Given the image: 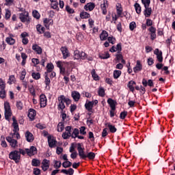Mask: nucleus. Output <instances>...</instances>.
<instances>
[{
  "mask_svg": "<svg viewBox=\"0 0 175 175\" xmlns=\"http://www.w3.org/2000/svg\"><path fill=\"white\" fill-rule=\"evenodd\" d=\"M64 129H65V125L64 124V122H59L57 124V132H62Z\"/></svg>",
  "mask_w": 175,
  "mask_h": 175,
  "instance_id": "a878e982",
  "label": "nucleus"
},
{
  "mask_svg": "<svg viewBox=\"0 0 175 175\" xmlns=\"http://www.w3.org/2000/svg\"><path fill=\"white\" fill-rule=\"evenodd\" d=\"M32 166H40V161L33 159L31 161Z\"/></svg>",
  "mask_w": 175,
  "mask_h": 175,
  "instance_id": "473e14b6",
  "label": "nucleus"
},
{
  "mask_svg": "<svg viewBox=\"0 0 175 175\" xmlns=\"http://www.w3.org/2000/svg\"><path fill=\"white\" fill-rule=\"evenodd\" d=\"M117 14H118V16H121V14H122V8L117 6Z\"/></svg>",
  "mask_w": 175,
  "mask_h": 175,
  "instance_id": "69168bd1",
  "label": "nucleus"
},
{
  "mask_svg": "<svg viewBox=\"0 0 175 175\" xmlns=\"http://www.w3.org/2000/svg\"><path fill=\"white\" fill-rule=\"evenodd\" d=\"M99 57L101 58V59H107V58H110V54H109V52H105L100 55Z\"/></svg>",
  "mask_w": 175,
  "mask_h": 175,
  "instance_id": "bb28decb",
  "label": "nucleus"
},
{
  "mask_svg": "<svg viewBox=\"0 0 175 175\" xmlns=\"http://www.w3.org/2000/svg\"><path fill=\"white\" fill-rule=\"evenodd\" d=\"M86 158H89L90 159H95V153L92 152H90L86 154Z\"/></svg>",
  "mask_w": 175,
  "mask_h": 175,
  "instance_id": "a19ab883",
  "label": "nucleus"
},
{
  "mask_svg": "<svg viewBox=\"0 0 175 175\" xmlns=\"http://www.w3.org/2000/svg\"><path fill=\"white\" fill-rule=\"evenodd\" d=\"M150 3H151L150 0H146V4H145V10L144 11V14L145 17H150L151 13H152V10L150 8Z\"/></svg>",
  "mask_w": 175,
  "mask_h": 175,
  "instance_id": "7ed1b4c3",
  "label": "nucleus"
},
{
  "mask_svg": "<svg viewBox=\"0 0 175 175\" xmlns=\"http://www.w3.org/2000/svg\"><path fill=\"white\" fill-rule=\"evenodd\" d=\"M10 144L11 147H12L13 148H15V147H17V140L13 139L10 142Z\"/></svg>",
  "mask_w": 175,
  "mask_h": 175,
  "instance_id": "a18cd8bd",
  "label": "nucleus"
},
{
  "mask_svg": "<svg viewBox=\"0 0 175 175\" xmlns=\"http://www.w3.org/2000/svg\"><path fill=\"white\" fill-rule=\"evenodd\" d=\"M61 172L64 173V174L73 175V174L75 173V170H72V168H69L68 170H62Z\"/></svg>",
  "mask_w": 175,
  "mask_h": 175,
  "instance_id": "393cba45",
  "label": "nucleus"
},
{
  "mask_svg": "<svg viewBox=\"0 0 175 175\" xmlns=\"http://www.w3.org/2000/svg\"><path fill=\"white\" fill-rule=\"evenodd\" d=\"M33 174H35V175L40 174V170L38 169V168H34V170H33Z\"/></svg>",
  "mask_w": 175,
  "mask_h": 175,
  "instance_id": "338daca9",
  "label": "nucleus"
},
{
  "mask_svg": "<svg viewBox=\"0 0 175 175\" xmlns=\"http://www.w3.org/2000/svg\"><path fill=\"white\" fill-rule=\"evenodd\" d=\"M1 146L2 147H8L6 141H5V137H1Z\"/></svg>",
  "mask_w": 175,
  "mask_h": 175,
  "instance_id": "13d9d810",
  "label": "nucleus"
},
{
  "mask_svg": "<svg viewBox=\"0 0 175 175\" xmlns=\"http://www.w3.org/2000/svg\"><path fill=\"white\" fill-rule=\"evenodd\" d=\"M6 96V92L5 91V89H1L0 90V98L3 99V98H5Z\"/></svg>",
  "mask_w": 175,
  "mask_h": 175,
  "instance_id": "37998d69",
  "label": "nucleus"
},
{
  "mask_svg": "<svg viewBox=\"0 0 175 175\" xmlns=\"http://www.w3.org/2000/svg\"><path fill=\"white\" fill-rule=\"evenodd\" d=\"M101 9L103 10V14H107V10L106 9V2L104 1L103 4H101Z\"/></svg>",
  "mask_w": 175,
  "mask_h": 175,
  "instance_id": "ea45409f",
  "label": "nucleus"
},
{
  "mask_svg": "<svg viewBox=\"0 0 175 175\" xmlns=\"http://www.w3.org/2000/svg\"><path fill=\"white\" fill-rule=\"evenodd\" d=\"M33 17H34V18H37V20H39V18H40V14H39V12L37 10H33Z\"/></svg>",
  "mask_w": 175,
  "mask_h": 175,
  "instance_id": "58836bf2",
  "label": "nucleus"
},
{
  "mask_svg": "<svg viewBox=\"0 0 175 175\" xmlns=\"http://www.w3.org/2000/svg\"><path fill=\"white\" fill-rule=\"evenodd\" d=\"M10 16H12V14L10 13V10H5V18L7 20L10 18Z\"/></svg>",
  "mask_w": 175,
  "mask_h": 175,
  "instance_id": "864d4df0",
  "label": "nucleus"
},
{
  "mask_svg": "<svg viewBox=\"0 0 175 175\" xmlns=\"http://www.w3.org/2000/svg\"><path fill=\"white\" fill-rule=\"evenodd\" d=\"M16 107L18 110H23V103L21 101H17Z\"/></svg>",
  "mask_w": 175,
  "mask_h": 175,
  "instance_id": "3c124183",
  "label": "nucleus"
},
{
  "mask_svg": "<svg viewBox=\"0 0 175 175\" xmlns=\"http://www.w3.org/2000/svg\"><path fill=\"white\" fill-rule=\"evenodd\" d=\"M107 36H109V33L103 30L102 33L100 34V40H106L107 39Z\"/></svg>",
  "mask_w": 175,
  "mask_h": 175,
  "instance_id": "4be33fe9",
  "label": "nucleus"
},
{
  "mask_svg": "<svg viewBox=\"0 0 175 175\" xmlns=\"http://www.w3.org/2000/svg\"><path fill=\"white\" fill-rule=\"evenodd\" d=\"M44 83H45L46 87H47V85H50L51 81H50V78H49V76L47 75H46V76H45Z\"/></svg>",
  "mask_w": 175,
  "mask_h": 175,
  "instance_id": "6e6d98bb",
  "label": "nucleus"
},
{
  "mask_svg": "<svg viewBox=\"0 0 175 175\" xmlns=\"http://www.w3.org/2000/svg\"><path fill=\"white\" fill-rule=\"evenodd\" d=\"M60 51L62 53L63 58L64 59H66V58L69 57V51L68 50V48H66V46H62L60 49Z\"/></svg>",
  "mask_w": 175,
  "mask_h": 175,
  "instance_id": "f8f14e48",
  "label": "nucleus"
},
{
  "mask_svg": "<svg viewBox=\"0 0 175 175\" xmlns=\"http://www.w3.org/2000/svg\"><path fill=\"white\" fill-rule=\"evenodd\" d=\"M129 28L131 31H133L135 28H136V23L135 22H131L129 25Z\"/></svg>",
  "mask_w": 175,
  "mask_h": 175,
  "instance_id": "603ef678",
  "label": "nucleus"
},
{
  "mask_svg": "<svg viewBox=\"0 0 175 175\" xmlns=\"http://www.w3.org/2000/svg\"><path fill=\"white\" fill-rule=\"evenodd\" d=\"M62 151H64V149L61 147H57V150H56V152L58 155H59V154H61L62 152Z\"/></svg>",
  "mask_w": 175,
  "mask_h": 175,
  "instance_id": "774afa93",
  "label": "nucleus"
},
{
  "mask_svg": "<svg viewBox=\"0 0 175 175\" xmlns=\"http://www.w3.org/2000/svg\"><path fill=\"white\" fill-rule=\"evenodd\" d=\"M36 29H37L38 32H39L40 33H44L45 28L42 27V25H37Z\"/></svg>",
  "mask_w": 175,
  "mask_h": 175,
  "instance_id": "c85d7f7f",
  "label": "nucleus"
},
{
  "mask_svg": "<svg viewBox=\"0 0 175 175\" xmlns=\"http://www.w3.org/2000/svg\"><path fill=\"white\" fill-rule=\"evenodd\" d=\"M108 42H109V43H111V44H114V43H116V38L113 37H109Z\"/></svg>",
  "mask_w": 175,
  "mask_h": 175,
  "instance_id": "680f3d73",
  "label": "nucleus"
},
{
  "mask_svg": "<svg viewBox=\"0 0 175 175\" xmlns=\"http://www.w3.org/2000/svg\"><path fill=\"white\" fill-rule=\"evenodd\" d=\"M105 125L109 128L111 133H116V132H117V129L116 128L115 126H113L111 124L106 123Z\"/></svg>",
  "mask_w": 175,
  "mask_h": 175,
  "instance_id": "aec40b11",
  "label": "nucleus"
},
{
  "mask_svg": "<svg viewBox=\"0 0 175 175\" xmlns=\"http://www.w3.org/2000/svg\"><path fill=\"white\" fill-rule=\"evenodd\" d=\"M59 105L58 107L60 110H64L65 109V96L61 95L58 97Z\"/></svg>",
  "mask_w": 175,
  "mask_h": 175,
  "instance_id": "0eeeda50",
  "label": "nucleus"
},
{
  "mask_svg": "<svg viewBox=\"0 0 175 175\" xmlns=\"http://www.w3.org/2000/svg\"><path fill=\"white\" fill-rule=\"evenodd\" d=\"M12 120H13V123H12L13 126L14 127L18 126V124L17 123V120H16V117L13 116Z\"/></svg>",
  "mask_w": 175,
  "mask_h": 175,
  "instance_id": "052dcab7",
  "label": "nucleus"
},
{
  "mask_svg": "<svg viewBox=\"0 0 175 175\" xmlns=\"http://www.w3.org/2000/svg\"><path fill=\"white\" fill-rule=\"evenodd\" d=\"M84 9H85V10H90V12H91L94 10V9H95V3H88L85 5Z\"/></svg>",
  "mask_w": 175,
  "mask_h": 175,
  "instance_id": "a211bd4d",
  "label": "nucleus"
},
{
  "mask_svg": "<svg viewBox=\"0 0 175 175\" xmlns=\"http://www.w3.org/2000/svg\"><path fill=\"white\" fill-rule=\"evenodd\" d=\"M40 106L41 107H46L47 105V98L44 94H41L40 96Z\"/></svg>",
  "mask_w": 175,
  "mask_h": 175,
  "instance_id": "9b49d317",
  "label": "nucleus"
},
{
  "mask_svg": "<svg viewBox=\"0 0 175 175\" xmlns=\"http://www.w3.org/2000/svg\"><path fill=\"white\" fill-rule=\"evenodd\" d=\"M92 76L94 80H95L96 81L99 80V76H98V74H96V72H95V69H93L92 70Z\"/></svg>",
  "mask_w": 175,
  "mask_h": 175,
  "instance_id": "2f4dec72",
  "label": "nucleus"
},
{
  "mask_svg": "<svg viewBox=\"0 0 175 175\" xmlns=\"http://www.w3.org/2000/svg\"><path fill=\"white\" fill-rule=\"evenodd\" d=\"M154 54L157 55V58L159 62H162V61H163V57H162V52L159 51V49H156L154 51Z\"/></svg>",
  "mask_w": 175,
  "mask_h": 175,
  "instance_id": "1a4fd4ad",
  "label": "nucleus"
},
{
  "mask_svg": "<svg viewBox=\"0 0 175 175\" xmlns=\"http://www.w3.org/2000/svg\"><path fill=\"white\" fill-rule=\"evenodd\" d=\"M26 152L29 157H32L38 153V149L35 146H31L30 148H26Z\"/></svg>",
  "mask_w": 175,
  "mask_h": 175,
  "instance_id": "6e6552de",
  "label": "nucleus"
},
{
  "mask_svg": "<svg viewBox=\"0 0 175 175\" xmlns=\"http://www.w3.org/2000/svg\"><path fill=\"white\" fill-rule=\"evenodd\" d=\"M107 103L109 105L111 110H116V105H117V101L113 100L112 98H109L107 100Z\"/></svg>",
  "mask_w": 175,
  "mask_h": 175,
  "instance_id": "4468645a",
  "label": "nucleus"
},
{
  "mask_svg": "<svg viewBox=\"0 0 175 175\" xmlns=\"http://www.w3.org/2000/svg\"><path fill=\"white\" fill-rule=\"evenodd\" d=\"M4 109H5V118L8 121H9L10 117H12V109H10V104L9 103L5 102L4 103Z\"/></svg>",
  "mask_w": 175,
  "mask_h": 175,
  "instance_id": "f257e3e1",
  "label": "nucleus"
},
{
  "mask_svg": "<svg viewBox=\"0 0 175 175\" xmlns=\"http://www.w3.org/2000/svg\"><path fill=\"white\" fill-rule=\"evenodd\" d=\"M80 17L81 18H90V14H88V12H82L80 14Z\"/></svg>",
  "mask_w": 175,
  "mask_h": 175,
  "instance_id": "72a5a7b5",
  "label": "nucleus"
},
{
  "mask_svg": "<svg viewBox=\"0 0 175 175\" xmlns=\"http://www.w3.org/2000/svg\"><path fill=\"white\" fill-rule=\"evenodd\" d=\"M51 6L53 8V9H58V2L53 1L51 3Z\"/></svg>",
  "mask_w": 175,
  "mask_h": 175,
  "instance_id": "5fc2aeb1",
  "label": "nucleus"
},
{
  "mask_svg": "<svg viewBox=\"0 0 175 175\" xmlns=\"http://www.w3.org/2000/svg\"><path fill=\"white\" fill-rule=\"evenodd\" d=\"M128 114V112L126 111H124L120 113V120H124L125 117H126Z\"/></svg>",
  "mask_w": 175,
  "mask_h": 175,
  "instance_id": "79ce46f5",
  "label": "nucleus"
},
{
  "mask_svg": "<svg viewBox=\"0 0 175 175\" xmlns=\"http://www.w3.org/2000/svg\"><path fill=\"white\" fill-rule=\"evenodd\" d=\"M121 76V71L120 70H114L113 71V77L114 79H118Z\"/></svg>",
  "mask_w": 175,
  "mask_h": 175,
  "instance_id": "c9c22d12",
  "label": "nucleus"
},
{
  "mask_svg": "<svg viewBox=\"0 0 175 175\" xmlns=\"http://www.w3.org/2000/svg\"><path fill=\"white\" fill-rule=\"evenodd\" d=\"M25 137L29 143H32V142H33V135L31 132L27 131L25 133Z\"/></svg>",
  "mask_w": 175,
  "mask_h": 175,
  "instance_id": "2eb2a0df",
  "label": "nucleus"
},
{
  "mask_svg": "<svg viewBox=\"0 0 175 175\" xmlns=\"http://www.w3.org/2000/svg\"><path fill=\"white\" fill-rule=\"evenodd\" d=\"M70 157L72 159H76V158H77V152H72L70 154Z\"/></svg>",
  "mask_w": 175,
  "mask_h": 175,
  "instance_id": "0e129e2a",
  "label": "nucleus"
},
{
  "mask_svg": "<svg viewBox=\"0 0 175 175\" xmlns=\"http://www.w3.org/2000/svg\"><path fill=\"white\" fill-rule=\"evenodd\" d=\"M85 107L88 111H92V108L94 107V102L89 101L88 103H85Z\"/></svg>",
  "mask_w": 175,
  "mask_h": 175,
  "instance_id": "412c9836",
  "label": "nucleus"
},
{
  "mask_svg": "<svg viewBox=\"0 0 175 175\" xmlns=\"http://www.w3.org/2000/svg\"><path fill=\"white\" fill-rule=\"evenodd\" d=\"M80 133L81 135H86L87 132H85V126H81L80 128Z\"/></svg>",
  "mask_w": 175,
  "mask_h": 175,
  "instance_id": "bf43d9fd",
  "label": "nucleus"
},
{
  "mask_svg": "<svg viewBox=\"0 0 175 175\" xmlns=\"http://www.w3.org/2000/svg\"><path fill=\"white\" fill-rule=\"evenodd\" d=\"M62 166H63V167H65V168L70 167V166H72V162H70L69 161H64L62 163Z\"/></svg>",
  "mask_w": 175,
  "mask_h": 175,
  "instance_id": "f704fd0d",
  "label": "nucleus"
},
{
  "mask_svg": "<svg viewBox=\"0 0 175 175\" xmlns=\"http://www.w3.org/2000/svg\"><path fill=\"white\" fill-rule=\"evenodd\" d=\"M29 92L33 95V96H36V93L35 92V89L33 88V86H31V88H29Z\"/></svg>",
  "mask_w": 175,
  "mask_h": 175,
  "instance_id": "4d7b16f0",
  "label": "nucleus"
},
{
  "mask_svg": "<svg viewBox=\"0 0 175 175\" xmlns=\"http://www.w3.org/2000/svg\"><path fill=\"white\" fill-rule=\"evenodd\" d=\"M5 42H7L8 44H14V42H16L14 39L12 37H8L5 40Z\"/></svg>",
  "mask_w": 175,
  "mask_h": 175,
  "instance_id": "c756f323",
  "label": "nucleus"
},
{
  "mask_svg": "<svg viewBox=\"0 0 175 175\" xmlns=\"http://www.w3.org/2000/svg\"><path fill=\"white\" fill-rule=\"evenodd\" d=\"M5 81L0 78V90H5Z\"/></svg>",
  "mask_w": 175,
  "mask_h": 175,
  "instance_id": "c03bdc74",
  "label": "nucleus"
},
{
  "mask_svg": "<svg viewBox=\"0 0 175 175\" xmlns=\"http://www.w3.org/2000/svg\"><path fill=\"white\" fill-rule=\"evenodd\" d=\"M14 75H10L9 77V81L8 82V84H12V83H13V81H14Z\"/></svg>",
  "mask_w": 175,
  "mask_h": 175,
  "instance_id": "e2e57ef3",
  "label": "nucleus"
},
{
  "mask_svg": "<svg viewBox=\"0 0 175 175\" xmlns=\"http://www.w3.org/2000/svg\"><path fill=\"white\" fill-rule=\"evenodd\" d=\"M31 76L33 77V79H34L35 80H39V79H40V73L39 72H33L31 74Z\"/></svg>",
  "mask_w": 175,
  "mask_h": 175,
  "instance_id": "e433bc0d",
  "label": "nucleus"
},
{
  "mask_svg": "<svg viewBox=\"0 0 175 175\" xmlns=\"http://www.w3.org/2000/svg\"><path fill=\"white\" fill-rule=\"evenodd\" d=\"M136 85V82H135V81H130L127 84V87H129L131 92H133L135 91V88L133 87V85Z\"/></svg>",
  "mask_w": 175,
  "mask_h": 175,
  "instance_id": "b1692460",
  "label": "nucleus"
},
{
  "mask_svg": "<svg viewBox=\"0 0 175 175\" xmlns=\"http://www.w3.org/2000/svg\"><path fill=\"white\" fill-rule=\"evenodd\" d=\"M66 12H68V13H70V14L75 13V10L73 9L70 8V7L69 5H66Z\"/></svg>",
  "mask_w": 175,
  "mask_h": 175,
  "instance_id": "8fccbe9b",
  "label": "nucleus"
},
{
  "mask_svg": "<svg viewBox=\"0 0 175 175\" xmlns=\"http://www.w3.org/2000/svg\"><path fill=\"white\" fill-rule=\"evenodd\" d=\"M42 169L44 172H46L49 167H50V161L44 159L42 162Z\"/></svg>",
  "mask_w": 175,
  "mask_h": 175,
  "instance_id": "9d476101",
  "label": "nucleus"
},
{
  "mask_svg": "<svg viewBox=\"0 0 175 175\" xmlns=\"http://www.w3.org/2000/svg\"><path fill=\"white\" fill-rule=\"evenodd\" d=\"M20 152L18 150L12 151L9 154L10 159H12L16 163L20 161Z\"/></svg>",
  "mask_w": 175,
  "mask_h": 175,
  "instance_id": "f03ea898",
  "label": "nucleus"
},
{
  "mask_svg": "<svg viewBox=\"0 0 175 175\" xmlns=\"http://www.w3.org/2000/svg\"><path fill=\"white\" fill-rule=\"evenodd\" d=\"M134 7L135 8L136 13H137V14H140V13H142V7L140 6V4L136 3L134 5Z\"/></svg>",
  "mask_w": 175,
  "mask_h": 175,
  "instance_id": "cd10ccee",
  "label": "nucleus"
},
{
  "mask_svg": "<svg viewBox=\"0 0 175 175\" xmlns=\"http://www.w3.org/2000/svg\"><path fill=\"white\" fill-rule=\"evenodd\" d=\"M71 95L75 102H79L81 96L80 93H79L78 92L74 91L72 92Z\"/></svg>",
  "mask_w": 175,
  "mask_h": 175,
  "instance_id": "f3484780",
  "label": "nucleus"
},
{
  "mask_svg": "<svg viewBox=\"0 0 175 175\" xmlns=\"http://www.w3.org/2000/svg\"><path fill=\"white\" fill-rule=\"evenodd\" d=\"M48 143L49 147L51 148H53V147H55V143H57V141L54 139V137H51V135L48 136Z\"/></svg>",
  "mask_w": 175,
  "mask_h": 175,
  "instance_id": "ddd939ff",
  "label": "nucleus"
},
{
  "mask_svg": "<svg viewBox=\"0 0 175 175\" xmlns=\"http://www.w3.org/2000/svg\"><path fill=\"white\" fill-rule=\"evenodd\" d=\"M47 68V72L49 73L53 72V69H54V65L53 64H48L46 66Z\"/></svg>",
  "mask_w": 175,
  "mask_h": 175,
  "instance_id": "4c0bfd02",
  "label": "nucleus"
},
{
  "mask_svg": "<svg viewBox=\"0 0 175 175\" xmlns=\"http://www.w3.org/2000/svg\"><path fill=\"white\" fill-rule=\"evenodd\" d=\"M87 55L83 51L76 50L74 51V58L75 59H84Z\"/></svg>",
  "mask_w": 175,
  "mask_h": 175,
  "instance_id": "20e7f679",
  "label": "nucleus"
},
{
  "mask_svg": "<svg viewBox=\"0 0 175 175\" xmlns=\"http://www.w3.org/2000/svg\"><path fill=\"white\" fill-rule=\"evenodd\" d=\"M98 95L99 96H105V89L100 88L98 90Z\"/></svg>",
  "mask_w": 175,
  "mask_h": 175,
  "instance_id": "09e8293b",
  "label": "nucleus"
},
{
  "mask_svg": "<svg viewBox=\"0 0 175 175\" xmlns=\"http://www.w3.org/2000/svg\"><path fill=\"white\" fill-rule=\"evenodd\" d=\"M61 165H62V163L60 161H55V164L53 166L55 169H59V167H61Z\"/></svg>",
  "mask_w": 175,
  "mask_h": 175,
  "instance_id": "49530a36",
  "label": "nucleus"
},
{
  "mask_svg": "<svg viewBox=\"0 0 175 175\" xmlns=\"http://www.w3.org/2000/svg\"><path fill=\"white\" fill-rule=\"evenodd\" d=\"M116 49V51H118V54H120V53L122 51V47L121 46V43L118 44Z\"/></svg>",
  "mask_w": 175,
  "mask_h": 175,
  "instance_id": "de8ad7c7",
  "label": "nucleus"
},
{
  "mask_svg": "<svg viewBox=\"0 0 175 175\" xmlns=\"http://www.w3.org/2000/svg\"><path fill=\"white\" fill-rule=\"evenodd\" d=\"M32 49L37 54H42V47L39 46L38 44H33Z\"/></svg>",
  "mask_w": 175,
  "mask_h": 175,
  "instance_id": "5701e85b",
  "label": "nucleus"
},
{
  "mask_svg": "<svg viewBox=\"0 0 175 175\" xmlns=\"http://www.w3.org/2000/svg\"><path fill=\"white\" fill-rule=\"evenodd\" d=\"M35 116H36V111L33 109H30L29 110L28 117L31 119V121L35 120Z\"/></svg>",
  "mask_w": 175,
  "mask_h": 175,
  "instance_id": "dca6fc26",
  "label": "nucleus"
},
{
  "mask_svg": "<svg viewBox=\"0 0 175 175\" xmlns=\"http://www.w3.org/2000/svg\"><path fill=\"white\" fill-rule=\"evenodd\" d=\"M19 18L22 23H27V24H29V14L28 12H25L23 13H21Z\"/></svg>",
  "mask_w": 175,
  "mask_h": 175,
  "instance_id": "39448f33",
  "label": "nucleus"
},
{
  "mask_svg": "<svg viewBox=\"0 0 175 175\" xmlns=\"http://www.w3.org/2000/svg\"><path fill=\"white\" fill-rule=\"evenodd\" d=\"M77 150L80 158H81V159H85L87 158V154L84 152V149L81 148V144L79 143L77 144Z\"/></svg>",
  "mask_w": 175,
  "mask_h": 175,
  "instance_id": "423d86ee",
  "label": "nucleus"
},
{
  "mask_svg": "<svg viewBox=\"0 0 175 175\" xmlns=\"http://www.w3.org/2000/svg\"><path fill=\"white\" fill-rule=\"evenodd\" d=\"M142 64L140 63V61L138 60L137 61L136 66L133 68V72H135V73H137V72H139V70H142Z\"/></svg>",
  "mask_w": 175,
  "mask_h": 175,
  "instance_id": "6ab92c4d",
  "label": "nucleus"
},
{
  "mask_svg": "<svg viewBox=\"0 0 175 175\" xmlns=\"http://www.w3.org/2000/svg\"><path fill=\"white\" fill-rule=\"evenodd\" d=\"M79 130L77 129H75L72 133L71 137H72V139H76V137L79 136Z\"/></svg>",
  "mask_w": 175,
  "mask_h": 175,
  "instance_id": "7c9ffc66",
  "label": "nucleus"
}]
</instances>
